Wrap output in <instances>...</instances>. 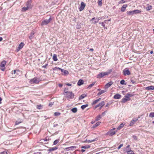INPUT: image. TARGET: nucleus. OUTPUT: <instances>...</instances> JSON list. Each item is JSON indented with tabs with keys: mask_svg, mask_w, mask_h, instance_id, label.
<instances>
[{
	"mask_svg": "<svg viewBox=\"0 0 154 154\" xmlns=\"http://www.w3.org/2000/svg\"><path fill=\"white\" fill-rule=\"evenodd\" d=\"M41 81V80L39 78L35 77L33 79L30 80L29 82L31 84H38Z\"/></svg>",
	"mask_w": 154,
	"mask_h": 154,
	"instance_id": "nucleus-1",
	"label": "nucleus"
},
{
	"mask_svg": "<svg viewBox=\"0 0 154 154\" xmlns=\"http://www.w3.org/2000/svg\"><path fill=\"white\" fill-rule=\"evenodd\" d=\"M112 72V70L110 69L109 70V72H102L100 73L97 75V78H102L105 75H107L110 74L111 72Z\"/></svg>",
	"mask_w": 154,
	"mask_h": 154,
	"instance_id": "nucleus-2",
	"label": "nucleus"
},
{
	"mask_svg": "<svg viewBox=\"0 0 154 154\" xmlns=\"http://www.w3.org/2000/svg\"><path fill=\"white\" fill-rule=\"evenodd\" d=\"M105 105V102L104 101H102L100 103L98 104L95 106L94 107V109H95L98 107H99V109L100 110Z\"/></svg>",
	"mask_w": 154,
	"mask_h": 154,
	"instance_id": "nucleus-3",
	"label": "nucleus"
},
{
	"mask_svg": "<svg viewBox=\"0 0 154 154\" xmlns=\"http://www.w3.org/2000/svg\"><path fill=\"white\" fill-rule=\"evenodd\" d=\"M66 93V97L67 98L69 99L73 98L74 94L72 92H67Z\"/></svg>",
	"mask_w": 154,
	"mask_h": 154,
	"instance_id": "nucleus-4",
	"label": "nucleus"
},
{
	"mask_svg": "<svg viewBox=\"0 0 154 154\" xmlns=\"http://www.w3.org/2000/svg\"><path fill=\"white\" fill-rule=\"evenodd\" d=\"M51 19L50 17V18H49V19L48 20H45L43 21H42L41 23V25L42 26L45 25H47L50 22V21L51 20Z\"/></svg>",
	"mask_w": 154,
	"mask_h": 154,
	"instance_id": "nucleus-5",
	"label": "nucleus"
},
{
	"mask_svg": "<svg viewBox=\"0 0 154 154\" xmlns=\"http://www.w3.org/2000/svg\"><path fill=\"white\" fill-rule=\"evenodd\" d=\"M6 62L5 61H3L1 63L0 68L1 69L4 71L5 69V65L6 64Z\"/></svg>",
	"mask_w": 154,
	"mask_h": 154,
	"instance_id": "nucleus-6",
	"label": "nucleus"
},
{
	"mask_svg": "<svg viewBox=\"0 0 154 154\" xmlns=\"http://www.w3.org/2000/svg\"><path fill=\"white\" fill-rule=\"evenodd\" d=\"M76 146H73L66 148L64 149L65 151H68L69 150L73 151L77 148Z\"/></svg>",
	"mask_w": 154,
	"mask_h": 154,
	"instance_id": "nucleus-7",
	"label": "nucleus"
},
{
	"mask_svg": "<svg viewBox=\"0 0 154 154\" xmlns=\"http://www.w3.org/2000/svg\"><path fill=\"white\" fill-rule=\"evenodd\" d=\"M130 98H128L126 95L123 98L121 102L123 103H125L128 101L130 100Z\"/></svg>",
	"mask_w": 154,
	"mask_h": 154,
	"instance_id": "nucleus-8",
	"label": "nucleus"
},
{
	"mask_svg": "<svg viewBox=\"0 0 154 154\" xmlns=\"http://www.w3.org/2000/svg\"><path fill=\"white\" fill-rule=\"evenodd\" d=\"M123 72V74L124 75H129L131 74V72L127 68H125L124 69Z\"/></svg>",
	"mask_w": 154,
	"mask_h": 154,
	"instance_id": "nucleus-9",
	"label": "nucleus"
},
{
	"mask_svg": "<svg viewBox=\"0 0 154 154\" xmlns=\"http://www.w3.org/2000/svg\"><path fill=\"white\" fill-rule=\"evenodd\" d=\"M138 119L135 118H133L131 121L129 125L130 126H132L134 123L137 121Z\"/></svg>",
	"mask_w": 154,
	"mask_h": 154,
	"instance_id": "nucleus-10",
	"label": "nucleus"
},
{
	"mask_svg": "<svg viewBox=\"0 0 154 154\" xmlns=\"http://www.w3.org/2000/svg\"><path fill=\"white\" fill-rule=\"evenodd\" d=\"M86 5L84 2H82L81 3V5L79 9L80 11H82L85 8Z\"/></svg>",
	"mask_w": 154,
	"mask_h": 154,
	"instance_id": "nucleus-11",
	"label": "nucleus"
},
{
	"mask_svg": "<svg viewBox=\"0 0 154 154\" xmlns=\"http://www.w3.org/2000/svg\"><path fill=\"white\" fill-rule=\"evenodd\" d=\"M115 129V128H113L112 129L110 130L108 132V134L109 135L112 136L116 134V131H113V130Z\"/></svg>",
	"mask_w": 154,
	"mask_h": 154,
	"instance_id": "nucleus-12",
	"label": "nucleus"
},
{
	"mask_svg": "<svg viewBox=\"0 0 154 154\" xmlns=\"http://www.w3.org/2000/svg\"><path fill=\"white\" fill-rule=\"evenodd\" d=\"M113 84L112 82H110L106 84L105 85V89H107L109 87Z\"/></svg>",
	"mask_w": 154,
	"mask_h": 154,
	"instance_id": "nucleus-13",
	"label": "nucleus"
},
{
	"mask_svg": "<svg viewBox=\"0 0 154 154\" xmlns=\"http://www.w3.org/2000/svg\"><path fill=\"white\" fill-rule=\"evenodd\" d=\"M24 44L22 42L19 45L17 51H19L20 49H22L24 45Z\"/></svg>",
	"mask_w": 154,
	"mask_h": 154,
	"instance_id": "nucleus-14",
	"label": "nucleus"
},
{
	"mask_svg": "<svg viewBox=\"0 0 154 154\" xmlns=\"http://www.w3.org/2000/svg\"><path fill=\"white\" fill-rule=\"evenodd\" d=\"M99 19H95V17H94L92 18L90 22L91 21V23H96L98 22L99 20Z\"/></svg>",
	"mask_w": 154,
	"mask_h": 154,
	"instance_id": "nucleus-15",
	"label": "nucleus"
},
{
	"mask_svg": "<svg viewBox=\"0 0 154 154\" xmlns=\"http://www.w3.org/2000/svg\"><path fill=\"white\" fill-rule=\"evenodd\" d=\"M128 6L127 4H125L123 5L121 8V11L122 12L125 11L126 8Z\"/></svg>",
	"mask_w": 154,
	"mask_h": 154,
	"instance_id": "nucleus-16",
	"label": "nucleus"
},
{
	"mask_svg": "<svg viewBox=\"0 0 154 154\" xmlns=\"http://www.w3.org/2000/svg\"><path fill=\"white\" fill-rule=\"evenodd\" d=\"M121 97V95L119 94H115L113 97V98L115 99H119Z\"/></svg>",
	"mask_w": 154,
	"mask_h": 154,
	"instance_id": "nucleus-17",
	"label": "nucleus"
},
{
	"mask_svg": "<svg viewBox=\"0 0 154 154\" xmlns=\"http://www.w3.org/2000/svg\"><path fill=\"white\" fill-rule=\"evenodd\" d=\"M126 13L128 15H131L135 14L134 10L128 11H127Z\"/></svg>",
	"mask_w": 154,
	"mask_h": 154,
	"instance_id": "nucleus-18",
	"label": "nucleus"
},
{
	"mask_svg": "<svg viewBox=\"0 0 154 154\" xmlns=\"http://www.w3.org/2000/svg\"><path fill=\"white\" fill-rule=\"evenodd\" d=\"M62 73V75H67L69 74V72L68 71L63 69L62 70L61 72Z\"/></svg>",
	"mask_w": 154,
	"mask_h": 154,
	"instance_id": "nucleus-19",
	"label": "nucleus"
},
{
	"mask_svg": "<svg viewBox=\"0 0 154 154\" xmlns=\"http://www.w3.org/2000/svg\"><path fill=\"white\" fill-rule=\"evenodd\" d=\"M101 99V98H99L98 99L94 101L91 103V105H93L97 103Z\"/></svg>",
	"mask_w": 154,
	"mask_h": 154,
	"instance_id": "nucleus-20",
	"label": "nucleus"
},
{
	"mask_svg": "<svg viewBox=\"0 0 154 154\" xmlns=\"http://www.w3.org/2000/svg\"><path fill=\"white\" fill-rule=\"evenodd\" d=\"M146 90H154V86H151L146 87L145 88Z\"/></svg>",
	"mask_w": 154,
	"mask_h": 154,
	"instance_id": "nucleus-21",
	"label": "nucleus"
},
{
	"mask_svg": "<svg viewBox=\"0 0 154 154\" xmlns=\"http://www.w3.org/2000/svg\"><path fill=\"white\" fill-rule=\"evenodd\" d=\"M58 149V147H52L50 148L48 150V151L49 152H51L57 150Z\"/></svg>",
	"mask_w": 154,
	"mask_h": 154,
	"instance_id": "nucleus-22",
	"label": "nucleus"
},
{
	"mask_svg": "<svg viewBox=\"0 0 154 154\" xmlns=\"http://www.w3.org/2000/svg\"><path fill=\"white\" fill-rule=\"evenodd\" d=\"M16 70H14V71H12L11 72V74L12 75L13 74L14 75H13L12 76V78H14L16 76V75L17 74V73L16 72Z\"/></svg>",
	"mask_w": 154,
	"mask_h": 154,
	"instance_id": "nucleus-23",
	"label": "nucleus"
},
{
	"mask_svg": "<svg viewBox=\"0 0 154 154\" xmlns=\"http://www.w3.org/2000/svg\"><path fill=\"white\" fill-rule=\"evenodd\" d=\"M106 90L105 89L104 90H101L100 92H98L97 94V96H100L102 94L106 92Z\"/></svg>",
	"mask_w": 154,
	"mask_h": 154,
	"instance_id": "nucleus-24",
	"label": "nucleus"
},
{
	"mask_svg": "<svg viewBox=\"0 0 154 154\" xmlns=\"http://www.w3.org/2000/svg\"><path fill=\"white\" fill-rule=\"evenodd\" d=\"M84 83V82L83 80L82 79H80L78 81V83H77V85H79L80 86Z\"/></svg>",
	"mask_w": 154,
	"mask_h": 154,
	"instance_id": "nucleus-25",
	"label": "nucleus"
},
{
	"mask_svg": "<svg viewBox=\"0 0 154 154\" xmlns=\"http://www.w3.org/2000/svg\"><path fill=\"white\" fill-rule=\"evenodd\" d=\"M101 123V122H97L94 126L92 127V128H94L96 127H97Z\"/></svg>",
	"mask_w": 154,
	"mask_h": 154,
	"instance_id": "nucleus-26",
	"label": "nucleus"
},
{
	"mask_svg": "<svg viewBox=\"0 0 154 154\" xmlns=\"http://www.w3.org/2000/svg\"><path fill=\"white\" fill-rule=\"evenodd\" d=\"M125 124H124L123 123H122L120 124V125L118 127L117 129L118 130H119L121 129L122 128L123 126H124Z\"/></svg>",
	"mask_w": 154,
	"mask_h": 154,
	"instance_id": "nucleus-27",
	"label": "nucleus"
},
{
	"mask_svg": "<svg viewBox=\"0 0 154 154\" xmlns=\"http://www.w3.org/2000/svg\"><path fill=\"white\" fill-rule=\"evenodd\" d=\"M53 60L55 61H57L58 60L57 55L56 54H54L53 55Z\"/></svg>",
	"mask_w": 154,
	"mask_h": 154,
	"instance_id": "nucleus-28",
	"label": "nucleus"
},
{
	"mask_svg": "<svg viewBox=\"0 0 154 154\" xmlns=\"http://www.w3.org/2000/svg\"><path fill=\"white\" fill-rule=\"evenodd\" d=\"M34 33L33 32H32L30 34V35L29 36V38L30 39H32L34 37Z\"/></svg>",
	"mask_w": 154,
	"mask_h": 154,
	"instance_id": "nucleus-29",
	"label": "nucleus"
},
{
	"mask_svg": "<svg viewBox=\"0 0 154 154\" xmlns=\"http://www.w3.org/2000/svg\"><path fill=\"white\" fill-rule=\"evenodd\" d=\"M86 95L85 94H82L81 95L80 97H79V100H82L84 98L86 97Z\"/></svg>",
	"mask_w": 154,
	"mask_h": 154,
	"instance_id": "nucleus-30",
	"label": "nucleus"
},
{
	"mask_svg": "<svg viewBox=\"0 0 154 154\" xmlns=\"http://www.w3.org/2000/svg\"><path fill=\"white\" fill-rule=\"evenodd\" d=\"M90 147V146L89 145H87L84 146H82L81 148L82 149H88Z\"/></svg>",
	"mask_w": 154,
	"mask_h": 154,
	"instance_id": "nucleus-31",
	"label": "nucleus"
},
{
	"mask_svg": "<svg viewBox=\"0 0 154 154\" xmlns=\"http://www.w3.org/2000/svg\"><path fill=\"white\" fill-rule=\"evenodd\" d=\"M88 105L87 104H86L85 105H82L81 106V109L83 110L85 108H86V107H88Z\"/></svg>",
	"mask_w": 154,
	"mask_h": 154,
	"instance_id": "nucleus-32",
	"label": "nucleus"
},
{
	"mask_svg": "<svg viewBox=\"0 0 154 154\" xmlns=\"http://www.w3.org/2000/svg\"><path fill=\"white\" fill-rule=\"evenodd\" d=\"M101 116L100 115H99L96 117L95 120L96 121H97L99 120L100 119H101Z\"/></svg>",
	"mask_w": 154,
	"mask_h": 154,
	"instance_id": "nucleus-33",
	"label": "nucleus"
},
{
	"mask_svg": "<svg viewBox=\"0 0 154 154\" xmlns=\"http://www.w3.org/2000/svg\"><path fill=\"white\" fill-rule=\"evenodd\" d=\"M29 8V7L28 6H27L26 7H23L22 8V11H25L28 10Z\"/></svg>",
	"mask_w": 154,
	"mask_h": 154,
	"instance_id": "nucleus-34",
	"label": "nucleus"
},
{
	"mask_svg": "<svg viewBox=\"0 0 154 154\" xmlns=\"http://www.w3.org/2000/svg\"><path fill=\"white\" fill-rule=\"evenodd\" d=\"M22 122L21 120H19L17 121H16L15 122V125H18Z\"/></svg>",
	"mask_w": 154,
	"mask_h": 154,
	"instance_id": "nucleus-35",
	"label": "nucleus"
},
{
	"mask_svg": "<svg viewBox=\"0 0 154 154\" xmlns=\"http://www.w3.org/2000/svg\"><path fill=\"white\" fill-rule=\"evenodd\" d=\"M71 110L74 113H75L77 112V109L75 107L71 109Z\"/></svg>",
	"mask_w": 154,
	"mask_h": 154,
	"instance_id": "nucleus-36",
	"label": "nucleus"
},
{
	"mask_svg": "<svg viewBox=\"0 0 154 154\" xmlns=\"http://www.w3.org/2000/svg\"><path fill=\"white\" fill-rule=\"evenodd\" d=\"M135 14H137L141 13V11L139 10H134Z\"/></svg>",
	"mask_w": 154,
	"mask_h": 154,
	"instance_id": "nucleus-37",
	"label": "nucleus"
},
{
	"mask_svg": "<svg viewBox=\"0 0 154 154\" xmlns=\"http://www.w3.org/2000/svg\"><path fill=\"white\" fill-rule=\"evenodd\" d=\"M102 0H98V4L99 6H101L102 5Z\"/></svg>",
	"mask_w": 154,
	"mask_h": 154,
	"instance_id": "nucleus-38",
	"label": "nucleus"
},
{
	"mask_svg": "<svg viewBox=\"0 0 154 154\" xmlns=\"http://www.w3.org/2000/svg\"><path fill=\"white\" fill-rule=\"evenodd\" d=\"M128 154H134V152L132 150H130L127 151Z\"/></svg>",
	"mask_w": 154,
	"mask_h": 154,
	"instance_id": "nucleus-39",
	"label": "nucleus"
},
{
	"mask_svg": "<svg viewBox=\"0 0 154 154\" xmlns=\"http://www.w3.org/2000/svg\"><path fill=\"white\" fill-rule=\"evenodd\" d=\"M95 141V140H86L84 142V143L88 142V143H91V142H94V141Z\"/></svg>",
	"mask_w": 154,
	"mask_h": 154,
	"instance_id": "nucleus-40",
	"label": "nucleus"
},
{
	"mask_svg": "<svg viewBox=\"0 0 154 154\" xmlns=\"http://www.w3.org/2000/svg\"><path fill=\"white\" fill-rule=\"evenodd\" d=\"M126 95L128 97V98H129L130 97H132L134 95L132 94H129V93H127V94Z\"/></svg>",
	"mask_w": 154,
	"mask_h": 154,
	"instance_id": "nucleus-41",
	"label": "nucleus"
},
{
	"mask_svg": "<svg viewBox=\"0 0 154 154\" xmlns=\"http://www.w3.org/2000/svg\"><path fill=\"white\" fill-rule=\"evenodd\" d=\"M59 140H55L54 142V143H53L54 145H55L57 144L59 142Z\"/></svg>",
	"mask_w": 154,
	"mask_h": 154,
	"instance_id": "nucleus-42",
	"label": "nucleus"
},
{
	"mask_svg": "<svg viewBox=\"0 0 154 154\" xmlns=\"http://www.w3.org/2000/svg\"><path fill=\"white\" fill-rule=\"evenodd\" d=\"M120 83L122 85H126V83H125V81L124 80H122L120 81Z\"/></svg>",
	"mask_w": 154,
	"mask_h": 154,
	"instance_id": "nucleus-43",
	"label": "nucleus"
},
{
	"mask_svg": "<svg viewBox=\"0 0 154 154\" xmlns=\"http://www.w3.org/2000/svg\"><path fill=\"white\" fill-rule=\"evenodd\" d=\"M149 116L150 117L152 118L154 117V112H151L150 113Z\"/></svg>",
	"mask_w": 154,
	"mask_h": 154,
	"instance_id": "nucleus-44",
	"label": "nucleus"
},
{
	"mask_svg": "<svg viewBox=\"0 0 154 154\" xmlns=\"http://www.w3.org/2000/svg\"><path fill=\"white\" fill-rule=\"evenodd\" d=\"M42 106L41 104L38 105L37 106L36 108L37 109H41Z\"/></svg>",
	"mask_w": 154,
	"mask_h": 154,
	"instance_id": "nucleus-45",
	"label": "nucleus"
},
{
	"mask_svg": "<svg viewBox=\"0 0 154 154\" xmlns=\"http://www.w3.org/2000/svg\"><path fill=\"white\" fill-rule=\"evenodd\" d=\"M60 115V113L59 112H55L54 113V115L55 116H58Z\"/></svg>",
	"mask_w": 154,
	"mask_h": 154,
	"instance_id": "nucleus-46",
	"label": "nucleus"
},
{
	"mask_svg": "<svg viewBox=\"0 0 154 154\" xmlns=\"http://www.w3.org/2000/svg\"><path fill=\"white\" fill-rule=\"evenodd\" d=\"M95 82H93L92 84H91L90 85L88 86V87L89 88H91L93 85H94L95 84Z\"/></svg>",
	"mask_w": 154,
	"mask_h": 154,
	"instance_id": "nucleus-47",
	"label": "nucleus"
},
{
	"mask_svg": "<svg viewBox=\"0 0 154 154\" xmlns=\"http://www.w3.org/2000/svg\"><path fill=\"white\" fill-rule=\"evenodd\" d=\"M126 2H127L126 1H124V0H122L119 2V4H123Z\"/></svg>",
	"mask_w": 154,
	"mask_h": 154,
	"instance_id": "nucleus-48",
	"label": "nucleus"
},
{
	"mask_svg": "<svg viewBox=\"0 0 154 154\" xmlns=\"http://www.w3.org/2000/svg\"><path fill=\"white\" fill-rule=\"evenodd\" d=\"M152 9V6H149L146 8V10L147 11H149L150 10Z\"/></svg>",
	"mask_w": 154,
	"mask_h": 154,
	"instance_id": "nucleus-49",
	"label": "nucleus"
},
{
	"mask_svg": "<svg viewBox=\"0 0 154 154\" xmlns=\"http://www.w3.org/2000/svg\"><path fill=\"white\" fill-rule=\"evenodd\" d=\"M133 138L135 140H137V136L134 135L132 136Z\"/></svg>",
	"mask_w": 154,
	"mask_h": 154,
	"instance_id": "nucleus-50",
	"label": "nucleus"
},
{
	"mask_svg": "<svg viewBox=\"0 0 154 154\" xmlns=\"http://www.w3.org/2000/svg\"><path fill=\"white\" fill-rule=\"evenodd\" d=\"M123 146V144H120L119 146L118 147V149H119L122 147Z\"/></svg>",
	"mask_w": 154,
	"mask_h": 154,
	"instance_id": "nucleus-51",
	"label": "nucleus"
},
{
	"mask_svg": "<svg viewBox=\"0 0 154 154\" xmlns=\"http://www.w3.org/2000/svg\"><path fill=\"white\" fill-rule=\"evenodd\" d=\"M0 154H7L6 152H0Z\"/></svg>",
	"mask_w": 154,
	"mask_h": 154,
	"instance_id": "nucleus-52",
	"label": "nucleus"
},
{
	"mask_svg": "<svg viewBox=\"0 0 154 154\" xmlns=\"http://www.w3.org/2000/svg\"><path fill=\"white\" fill-rule=\"evenodd\" d=\"M131 82L132 83V84H134L135 83V82L134 80H131Z\"/></svg>",
	"mask_w": 154,
	"mask_h": 154,
	"instance_id": "nucleus-53",
	"label": "nucleus"
},
{
	"mask_svg": "<svg viewBox=\"0 0 154 154\" xmlns=\"http://www.w3.org/2000/svg\"><path fill=\"white\" fill-rule=\"evenodd\" d=\"M54 103H49V106H51Z\"/></svg>",
	"mask_w": 154,
	"mask_h": 154,
	"instance_id": "nucleus-54",
	"label": "nucleus"
},
{
	"mask_svg": "<svg viewBox=\"0 0 154 154\" xmlns=\"http://www.w3.org/2000/svg\"><path fill=\"white\" fill-rule=\"evenodd\" d=\"M66 84V85L68 86H71L72 85L71 84L69 83H67Z\"/></svg>",
	"mask_w": 154,
	"mask_h": 154,
	"instance_id": "nucleus-55",
	"label": "nucleus"
},
{
	"mask_svg": "<svg viewBox=\"0 0 154 154\" xmlns=\"http://www.w3.org/2000/svg\"><path fill=\"white\" fill-rule=\"evenodd\" d=\"M101 25L102 26H103L104 27L105 26V24L103 22L101 23Z\"/></svg>",
	"mask_w": 154,
	"mask_h": 154,
	"instance_id": "nucleus-56",
	"label": "nucleus"
},
{
	"mask_svg": "<svg viewBox=\"0 0 154 154\" xmlns=\"http://www.w3.org/2000/svg\"><path fill=\"white\" fill-rule=\"evenodd\" d=\"M47 65H48V64H46L45 65L43 66H42V67L44 68H46Z\"/></svg>",
	"mask_w": 154,
	"mask_h": 154,
	"instance_id": "nucleus-57",
	"label": "nucleus"
},
{
	"mask_svg": "<svg viewBox=\"0 0 154 154\" xmlns=\"http://www.w3.org/2000/svg\"><path fill=\"white\" fill-rule=\"evenodd\" d=\"M110 104L109 103H107L106 105V107H107L110 106Z\"/></svg>",
	"mask_w": 154,
	"mask_h": 154,
	"instance_id": "nucleus-58",
	"label": "nucleus"
},
{
	"mask_svg": "<svg viewBox=\"0 0 154 154\" xmlns=\"http://www.w3.org/2000/svg\"><path fill=\"white\" fill-rule=\"evenodd\" d=\"M57 69L60 70L61 72H62V70L63 69H62L59 67H57Z\"/></svg>",
	"mask_w": 154,
	"mask_h": 154,
	"instance_id": "nucleus-59",
	"label": "nucleus"
},
{
	"mask_svg": "<svg viewBox=\"0 0 154 154\" xmlns=\"http://www.w3.org/2000/svg\"><path fill=\"white\" fill-rule=\"evenodd\" d=\"M59 86L60 87H62L63 86V85L61 84H60L59 85Z\"/></svg>",
	"mask_w": 154,
	"mask_h": 154,
	"instance_id": "nucleus-60",
	"label": "nucleus"
},
{
	"mask_svg": "<svg viewBox=\"0 0 154 154\" xmlns=\"http://www.w3.org/2000/svg\"><path fill=\"white\" fill-rule=\"evenodd\" d=\"M81 151L82 152H85V149H82L81 150Z\"/></svg>",
	"mask_w": 154,
	"mask_h": 154,
	"instance_id": "nucleus-61",
	"label": "nucleus"
},
{
	"mask_svg": "<svg viewBox=\"0 0 154 154\" xmlns=\"http://www.w3.org/2000/svg\"><path fill=\"white\" fill-rule=\"evenodd\" d=\"M89 51H94V49L93 48H90L89 49Z\"/></svg>",
	"mask_w": 154,
	"mask_h": 154,
	"instance_id": "nucleus-62",
	"label": "nucleus"
},
{
	"mask_svg": "<svg viewBox=\"0 0 154 154\" xmlns=\"http://www.w3.org/2000/svg\"><path fill=\"white\" fill-rule=\"evenodd\" d=\"M57 69V67H54V68H53V69L54 70H56Z\"/></svg>",
	"mask_w": 154,
	"mask_h": 154,
	"instance_id": "nucleus-63",
	"label": "nucleus"
},
{
	"mask_svg": "<svg viewBox=\"0 0 154 154\" xmlns=\"http://www.w3.org/2000/svg\"><path fill=\"white\" fill-rule=\"evenodd\" d=\"M2 100V98L0 97V104L2 103L1 101Z\"/></svg>",
	"mask_w": 154,
	"mask_h": 154,
	"instance_id": "nucleus-64",
	"label": "nucleus"
}]
</instances>
